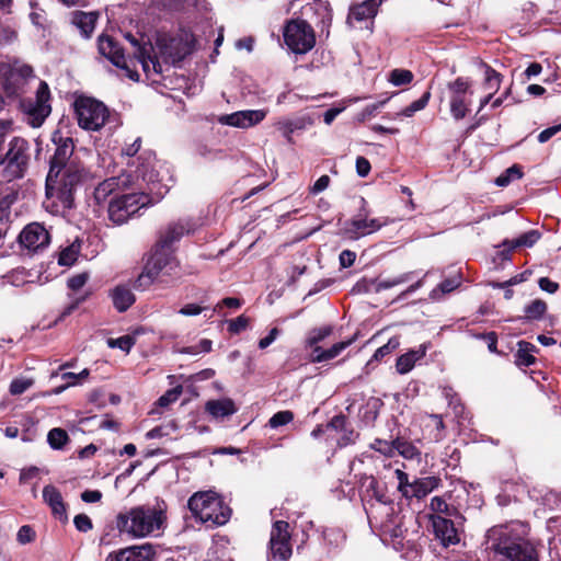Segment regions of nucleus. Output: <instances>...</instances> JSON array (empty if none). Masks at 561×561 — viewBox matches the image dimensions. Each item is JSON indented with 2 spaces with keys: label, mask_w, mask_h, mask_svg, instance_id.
<instances>
[{
  "label": "nucleus",
  "mask_w": 561,
  "mask_h": 561,
  "mask_svg": "<svg viewBox=\"0 0 561 561\" xmlns=\"http://www.w3.org/2000/svg\"><path fill=\"white\" fill-rule=\"evenodd\" d=\"M99 53L122 71V76L138 82L141 66L147 79L156 81L171 66L181 62L195 47L196 37H125L133 46V55H127L117 37H98Z\"/></svg>",
  "instance_id": "obj_1"
},
{
  "label": "nucleus",
  "mask_w": 561,
  "mask_h": 561,
  "mask_svg": "<svg viewBox=\"0 0 561 561\" xmlns=\"http://www.w3.org/2000/svg\"><path fill=\"white\" fill-rule=\"evenodd\" d=\"M53 152L45 180V209L53 215H66L76 207V193L88 178L83 163L76 157L75 142L58 129L51 135Z\"/></svg>",
  "instance_id": "obj_2"
},
{
  "label": "nucleus",
  "mask_w": 561,
  "mask_h": 561,
  "mask_svg": "<svg viewBox=\"0 0 561 561\" xmlns=\"http://www.w3.org/2000/svg\"><path fill=\"white\" fill-rule=\"evenodd\" d=\"M151 506L149 504L138 505L130 510L118 513L115 526L119 534L128 538L138 539L151 536L161 530L167 522L165 504Z\"/></svg>",
  "instance_id": "obj_3"
},
{
  "label": "nucleus",
  "mask_w": 561,
  "mask_h": 561,
  "mask_svg": "<svg viewBox=\"0 0 561 561\" xmlns=\"http://www.w3.org/2000/svg\"><path fill=\"white\" fill-rule=\"evenodd\" d=\"M332 23V9L329 2L314 0L304 4L299 12L287 20L282 35H329Z\"/></svg>",
  "instance_id": "obj_4"
},
{
  "label": "nucleus",
  "mask_w": 561,
  "mask_h": 561,
  "mask_svg": "<svg viewBox=\"0 0 561 561\" xmlns=\"http://www.w3.org/2000/svg\"><path fill=\"white\" fill-rule=\"evenodd\" d=\"M187 506L194 518L208 528L226 525L232 514L222 496L211 490L194 493L188 499Z\"/></svg>",
  "instance_id": "obj_5"
},
{
  "label": "nucleus",
  "mask_w": 561,
  "mask_h": 561,
  "mask_svg": "<svg viewBox=\"0 0 561 561\" xmlns=\"http://www.w3.org/2000/svg\"><path fill=\"white\" fill-rule=\"evenodd\" d=\"M490 549L501 561H538L536 548L506 527L493 530Z\"/></svg>",
  "instance_id": "obj_6"
},
{
  "label": "nucleus",
  "mask_w": 561,
  "mask_h": 561,
  "mask_svg": "<svg viewBox=\"0 0 561 561\" xmlns=\"http://www.w3.org/2000/svg\"><path fill=\"white\" fill-rule=\"evenodd\" d=\"M31 158L30 141L21 136L12 137L5 153L0 154V176L5 182L23 179L28 171Z\"/></svg>",
  "instance_id": "obj_7"
},
{
  "label": "nucleus",
  "mask_w": 561,
  "mask_h": 561,
  "mask_svg": "<svg viewBox=\"0 0 561 561\" xmlns=\"http://www.w3.org/2000/svg\"><path fill=\"white\" fill-rule=\"evenodd\" d=\"M180 263L174 250H167L153 244L148 252L144 268L135 280V288L145 290L149 288L161 274L171 275L179 267Z\"/></svg>",
  "instance_id": "obj_8"
},
{
  "label": "nucleus",
  "mask_w": 561,
  "mask_h": 561,
  "mask_svg": "<svg viewBox=\"0 0 561 561\" xmlns=\"http://www.w3.org/2000/svg\"><path fill=\"white\" fill-rule=\"evenodd\" d=\"M141 178L144 181L153 182L154 174L149 158L146 162L139 163L135 175L123 172L118 176H112L101 182L93 192V199L96 205L108 204L112 197L118 196L122 192L133 185L134 179Z\"/></svg>",
  "instance_id": "obj_9"
},
{
  "label": "nucleus",
  "mask_w": 561,
  "mask_h": 561,
  "mask_svg": "<svg viewBox=\"0 0 561 561\" xmlns=\"http://www.w3.org/2000/svg\"><path fill=\"white\" fill-rule=\"evenodd\" d=\"M72 106L78 125L84 130L99 131L108 121V107L92 96L80 95Z\"/></svg>",
  "instance_id": "obj_10"
},
{
  "label": "nucleus",
  "mask_w": 561,
  "mask_h": 561,
  "mask_svg": "<svg viewBox=\"0 0 561 561\" xmlns=\"http://www.w3.org/2000/svg\"><path fill=\"white\" fill-rule=\"evenodd\" d=\"M149 201V195L145 193L122 192L108 202V219L115 225H123L142 207L147 206Z\"/></svg>",
  "instance_id": "obj_11"
},
{
  "label": "nucleus",
  "mask_w": 561,
  "mask_h": 561,
  "mask_svg": "<svg viewBox=\"0 0 561 561\" xmlns=\"http://www.w3.org/2000/svg\"><path fill=\"white\" fill-rule=\"evenodd\" d=\"M34 76L31 66L19 61L0 64V78L3 92L8 98H20L25 92L28 79Z\"/></svg>",
  "instance_id": "obj_12"
},
{
  "label": "nucleus",
  "mask_w": 561,
  "mask_h": 561,
  "mask_svg": "<svg viewBox=\"0 0 561 561\" xmlns=\"http://www.w3.org/2000/svg\"><path fill=\"white\" fill-rule=\"evenodd\" d=\"M50 90L45 81H41L35 99H22L20 108L32 127H39L51 112Z\"/></svg>",
  "instance_id": "obj_13"
},
{
  "label": "nucleus",
  "mask_w": 561,
  "mask_h": 561,
  "mask_svg": "<svg viewBox=\"0 0 561 561\" xmlns=\"http://www.w3.org/2000/svg\"><path fill=\"white\" fill-rule=\"evenodd\" d=\"M450 93V113L456 119H462L468 114L469 103L466 100V95L472 94L471 81L468 78L458 77L454 81L447 84Z\"/></svg>",
  "instance_id": "obj_14"
},
{
  "label": "nucleus",
  "mask_w": 561,
  "mask_h": 561,
  "mask_svg": "<svg viewBox=\"0 0 561 561\" xmlns=\"http://www.w3.org/2000/svg\"><path fill=\"white\" fill-rule=\"evenodd\" d=\"M359 496L363 502H370L375 500L381 504H388L391 502L387 494L386 483L379 481L373 474L362 473L356 476Z\"/></svg>",
  "instance_id": "obj_15"
},
{
  "label": "nucleus",
  "mask_w": 561,
  "mask_h": 561,
  "mask_svg": "<svg viewBox=\"0 0 561 561\" xmlns=\"http://www.w3.org/2000/svg\"><path fill=\"white\" fill-rule=\"evenodd\" d=\"M194 231L193 224L190 220H178L169 222L158 232V239L154 244L167 250H176L175 244L185 236Z\"/></svg>",
  "instance_id": "obj_16"
},
{
  "label": "nucleus",
  "mask_w": 561,
  "mask_h": 561,
  "mask_svg": "<svg viewBox=\"0 0 561 561\" xmlns=\"http://www.w3.org/2000/svg\"><path fill=\"white\" fill-rule=\"evenodd\" d=\"M380 0H366L359 4L352 5L347 15V23L358 30L371 31L374 18L377 14Z\"/></svg>",
  "instance_id": "obj_17"
},
{
  "label": "nucleus",
  "mask_w": 561,
  "mask_h": 561,
  "mask_svg": "<svg viewBox=\"0 0 561 561\" xmlns=\"http://www.w3.org/2000/svg\"><path fill=\"white\" fill-rule=\"evenodd\" d=\"M21 247L31 252H38L50 243V234L44 225L39 222L28 224L19 234Z\"/></svg>",
  "instance_id": "obj_18"
},
{
  "label": "nucleus",
  "mask_w": 561,
  "mask_h": 561,
  "mask_svg": "<svg viewBox=\"0 0 561 561\" xmlns=\"http://www.w3.org/2000/svg\"><path fill=\"white\" fill-rule=\"evenodd\" d=\"M156 557L154 546L142 543L110 552L105 561H152Z\"/></svg>",
  "instance_id": "obj_19"
},
{
  "label": "nucleus",
  "mask_w": 561,
  "mask_h": 561,
  "mask_svg": "<svg viewBox=\"0 0 561 561\" xmlns=\"http://www.w3.org/2000/svg\"><path fill=\"white\" fill-rule=\"evenodd\" d=\"M435 537L444 547L456 545L460 541L458 530L455 527L453 517L440 515H428Z\"/></svg>",
  "instance_id": "obj_20"
},
{
  "label": "nucleus",
  "mask_w": 561,
  "mask_h": 561,
  "mask_svg": "<svg viewBox=\"0 0 561 561\" xmlns=\"http://www.w3.org/2000/svg\"><path fill=\"white\" fill-rule=\"evenodd\" d=\"M387 225V220L355 217L345 222L344 236L351 240H357L360 237L378 231Z\"/></svg>",
  "instance_id": "obj_21"
},
{
  "label": "nucleus",
  "mask_w": 561,
  "mask_h": 561,
  "mask_svg": "<svg viewBox=\"0 0 561 561\" xmlns=\"http://www.w3.org/2000/svg\"><path fill=\"white\" fill-rule=\"evenodd\" d=\"M266 117L264 110H245L225 115L220 121L229 126L249 128L257 125Z\"/></svg>",
  "instance_id": "obj_22"
},
{
  "label": "nucleus",
  "mask_w": 561,
  "mask_h": 561,
  "mask_svg": "<svg viewBox=\"0 0 561 561\" xmlns=\"http://www.w3.org/2000/svg\"><path fill=\"white\" fill-rule=\"evenodd\" d=\"M43 500L50 507L51 514L61 523L68 522L67 504L64 502L60 491L51 484L43 489Z\"/></svg>",
  "instance_id": "obj_23"
},
{
  "label": "nucleus",
  "mask_w": 561,
  "mask_h": 561,
  "mask_svg": "<svg viewBox=\"0 0 561 561\" xmlns=\"http://www.w3.org/2000/svg\"><path fill=\"white\" fill-rule=\"evenodd\" d=\"M357 340V333L352 337L334 343L331 347L323 350L322 347H316L311 351V363H323L337 357L344 350L351 346Z\"/></svg>",
  "instance_id": "obj_24"
},
{
  "label": "nucleus",
  "mask_w": 561,
  "mask_h": 561,
  "mask_svg": "<svg viewBox=\"0 0 561 561\" xmlns=\"http://www.w3.org/2000/svg\"><path fill=\"white\" fill-rule=\"evenodd\" d=\"M428 345L423 343L417 348L409 350L407 353L400 355L396 360V370L400 375L410 373L415 364L425 357Z\"/></svg>",
  "instance_id": "obj_25"
},
{
  "label": "nucleus",
  "mask_w": 561,
  "mask_h": 561,
  "mask_svg": "<svg viewBox=\"0 0 561 561\" xmlns=\"http://www.w3.org/2000/svg\"><path fill=\"white\" fill-rule=\"evenodd\" d=\"M114 308L118 312L127 311L136 301V297L128 285L119 284L110 290Z\"/></svg>",
  "instance_id": "obj_26"
},
{
  "label": "nucleus",
  "mask_w": 561,
  "mask_h": 561,
  "mask_svg": "<svg viewBox=\"0 0 561 561\" xmlns=\"http://www.w3.org/2000/svg\"><path fill=\"white\" fill-rule=\"evenodd\" d=\"M516 345L517 350L514 354V364L519 368L535 365L537 362L535 354L539 353V348L525 340L518 341Z\"/></svg>",
  "instance_id": "obj_27"
},
{
  "label": "nucleus",
  "mask_w": 561,
  "mask_h": 561,
  "mask_svg": "<svg viewBox=\"0 0 561 561\" xmlns=\"http://www.w3.org/2000/svg\"><path fill=\"white\" fill-rule=\"evenodd\" d=\"M442 484V479L436 476H430L424 478L415 479L412 482V490L409 493V499L413 497L421 500L427 496L431 492L438 489Z\"/></svg>",
  "instance_id": "obj_28"
},
{
  "label": "nucleus",
  "mask_w": 561,
  "mask_h": 561,
  "mask_svg": "<svg viewBox=\"0 0 561 561\" xmlns=\"http://www.w3.org/2000/svg\"><path fill=\"white\" fill-rule=\"evenodd\" d=\"M280 47L288 53L305 55L316 46V37H277Z\"/></svg>",
  "instance_id": "obj_29"
},
{
  "label": "nucleus",
  "mask_w": 561,
  "mask_h": 561,
  "mask_svg": "<svg viewBox=\"0 0 561 561\" xmlns=\"http://www.w3.org/2000/svg\"><path fill=\"white\" fill-rule=\"evenodd\" d=\"M205 411L215 419H224L237 412L233 400L229 398L209 400L205 404Z\"/></svg>",
  "instance_id": "obj_30"
},
{
  "label": "nucleus",
  "mask_w": 561,
  "mask_h": 561,
  "mask_svg": "<svg viewBox=\"0 0 561 561\" xmlns=\"http://www.w3.org/2000/svg\"><path fill=\"white\" fill-rule=\"evenodd\" d=\"M99 18L98 11H75L71 14V23L81 31L82 35H90L94 31Z\"/></svg>",
  "instance_id": "obj_31"
},
{
  "label": "nucleus",
  "mask_w": 561,
  "mask_h": 561,
  "mask_svg": "<svg viewBox=\"0 0 561 561\" xmlns=\"http://www.w3.org/2000/svg\"><path fill=\"white\" fill-rule=\"evenodd\" d=\"M158 5L169 12H191L197 9L202 0H158Z\"/></svg>",
  "instance_id": "obj_32"
},
{
  "label": "nucleus",
  "mask_w": 561,
  "mask_h": 561,
  "mask_svg": "<svg viewBox=\"0 0 561 561\" xmlns=\"http://www.w3.org/2000/svg\"><path fill=\"white\" fill-rule=\"evenodd\" d=\"M548 305L545 300L537 298L524 307L523 319L528 322L540 321L547 313Z\"/></svg>",
  "instance_id": "obj_33"
},
{
  "label": "nucleus",
  "mask_w": 561,
  "mask_h": 561,
  "mask_svg": "<svg viewBox=\"0 0 561 561\" xmlns=\"http://www.w3.org/2000/svg\"><path fill=\"white\" fill-rule=\"evenodd\" d=\"M430 515H440L443 517H457L459 511L454 506L449 505L443 496H434L430 503Z\"/></svg>",
  "instance_id": "obj_34"
},
{
  "label": "nucleus",
  "mask_w": 561,
  "mask_h": 561,
  "mask_svg": "<svg viewBox=\"0 0 561 561\" xmlns=\"http://www.w3.org/2000/svg\"><path fill=\"white\" fill-rule=\"evenodd\" d=\"M461 275L455 274L451 277H448L442 280L432 291L431 298L436 299L442 295L449 294L461 285Z\"/></svg>",
  "instance_id": "obj_35"
},
{
  "label": "nucleus",
  "mask_w": 561,
  "mask_h": 561,
  "mask_svg": "<svg viewBox=\"0 0 561 561\" xmlns=\"http://www.w3.org/2000/svg\"><path fill=\"white\" fill-rule=\"evenodd\" d=\"M81 243L79 240L73 241L70 245L62 249L59 253L58 264L61 266L73 265L79 256Z\"/></svg>",
  "instance_id": "obj_36"
},
{
  "label": "nucleus",
  "mask_w": 561,
  "mask_h": 561,
  "mask_svg": "<svg viewBox=\"0 0 561 561\" xmlns=\"http://www.w3.org/2000/svg\"><path fill=\"white\" fill-rule=\"evenodd\" d=\"M332 332L333 328L331 325H324L310 330L306 337V347L311 348V351L316 347H320L318 344L330 336Z\"/></svg>",
  "instance_id": "obj_37"
},
{
  "label": "nucleus",
  "mask_w": 561,
  "mask_h": 561,
  "mask_svg": "<svg viewBox=\"0 0 561 561\" xmlns=\"http://www.w3.org/2000/svg\"><path fill=\"white\" fill-rule=\"evenodd\" d=\"M276 128L289 141H293L291 135L299 129L305 128V123L301 118L298 119H280L276 123Z\"/></svg>",
  "instance_id": "obj_38"
},
{
  "label": "nucleus",
  "mask_w": 561,
  "mask_h": 561,
  "mask_svg": "<svg viewBox=\"0 0 561 561\" xmlns=\"http://www.w3.org/2000/svg\"><path fill=\"white\" fill-rule=\"evenodd\" d=\"M394 445L396 453H399L407 459H414L421 456V451L417 449V447L412 442H409L403 437L394 438Z\"/></svg>",
  "instance_id": "obj_39"
},
{
  "label": "nucleus",
  "mask_w": 561,
  "mask_h": 561,
  "mask_svg": "<svg viewBox=\"0 0 561 561\" xmlns=\"http://www.w3.org/2000/svg\"><path fill=\"white\" fill-rule=\"evenodd\" d=\"M270 553L274 560L287 561L291 553L290 540L268 542Z\"/></svg>",
  "instance_id": "obj_40"
},
{
  "label": "nucleus",
  "mask_w": 561,
  "mask_h": 561,
  "mask_svg": "<svg viewBox=\"0 0 561 561\" xmlns=\"http://www.w3.org/2000/svg\"><path fill=\"white\" fill-rule=\"evenodd\" d=\"M400 346V339L399 336H392L388 340V342L378 347L374 355L371 356L370 360L368 362V365L373 362H381L386 356L390 355L392 352H394Z\"/></svg>",
  "instance_id": "obj_41"
},
{
  "label": "nucleus",
  "mask_w": 561,
  "mask_h": 561,
  "mask_svg": "<svg viewBox=\"0 0 561 561\" xmlns=\"http://www.w3.org/2000/svg\"><path fill=\"white\" fill-rule=\"evenodd\" d=\"M289 524L286 520H276L271 529L270 542L290 540Z\"/></svg>",
  "instance_id": "obj_42"
},
{
  "label": "nucleus",
  "mask_w": 561,
  "mask_h": 561,
  "mask_svg": "<svg viewBox=\"0 0 561 561\" xmlns=\"http://www.w3.org/2000/svg\"><path fill=\"white\" fill-rule=\"evenodd\" d=\"M540 238H541V233L539 230L533 229V230L526 231V232L522 233L519 237H517L516 239L511 240L513 243L512 248H515V249L520 248V247L531 248L535 243L538 242V240Z\"/></svg>",
  "instance_id": "obj_43"
},
{
  "label": "nucleus",
  "mask_w": 561,
  "mask_h": 561,
  "mask_svg": "<svg viewBox=\"0 0 561 561\" xmlns=\"http://www.w3.org/2000/svg\"><path fill=\"white\" fill-rule=\"evenodd\" d=\"M47 442L53 449H61L69 442V436L65 430L55 427L48 432Z\"/></svg>",
  "instance_id": "obj_44"
},
{
  "label": "nucleus",
  "mask_w": 561,
  "mask_h": 561,
  "mask_svg": "<svg viewBox=\"0 0 561 561\" xmlns=\"http://www.w3.org/2000/svg\"><path fill=\"white\" fill-rule=\"evenodd\" d=\"M413 274V272H408L389 279L376 282L375 290L376 293H379L381 290L389 289L400 284L407 283L412 278Z\"/></svg>",
  "instance_id": "obj_45"
},
{
  "label": "nucleus",
  "mask_w": 561,
  "mask_h": 561,
  "mask_svg": "<svg viewBox=\"0 0 561 561\" xmlns=\"http://www.w3.org/2000/svg\"><path fill=\"white\" fill-rule=\"evenodd\" d=\"M91 295L92 290L88 289L83 294L73 297L70 304L62 309L58 320H64L66 317L70 316L73 311H76L79 308L80 305L87 301L91 297Z\"/></svg>",
  "instance_id": "obj_46"
},
{
  "label": "nucleus",
  "mask_w": 561,
  "mask_h": 561,
  "mask_svg": "<svg viewBox=\"0 0 561 561\" xmlns=\"http://www.w3.org/2000/svg\"><path fill=\"white\" fill-rule=\"evenodd\" d=\"M414 76L408 69H393L389 75V82L396 87L405 85L412 82Z\"/></svg>",
  "instance_id": "obj_47"
},
{
  "label": "nucleus",
  "mask_w": 561,
  "mask_h": 561,
  "mask_svg": "<svg viewBox=\"0 0 561 561\" xmlns=\"http://www.w3.org/2000/svg\"><path fill=\"white\" fill-rule=\"evenodd\" d=\"M136 344V339L129 334L119 336L117 339H108L107 346L111 348H119L126 354L130 352L133 346Z\"/></svg>",
  "instance_id": "obj_48"
},
{
  "label": "nucleus",
  "mask_w": 561,
  "mask_h": 561,
  "mask_svg": "<svg viewBox=\"0 0 561 561\" xmlns=\"http://www.w3.org/2000/svg\"><path fill=\"white\" fill-rule=\"evenodd\" d=\"M430 99L431 91L427 90L420 99L413 101L410 105L403 108L400 114L405 117H411L415 112L423 110L428 104Z\"/></svg>",
  "instance_id": "obj_49"
},
{
  "label": "nucleus",
  "mask_w": 561,
  "mask_h": 561,
  "mask_svg": "<svg viewBox=\"0 0 561 561\" xmlns=\"http://www.w3.org/2000/svg\"><path fill=\"white\" fill-rule=\"evenodd\" d=\"M370 448L386 457H393L396 454L394 439L389 442L381 438H376L371 444Z\"/></svg>",
  "instance_id": "obj_50"
},
{
  "label": "nucleus",
  "mask_w": 561,
  "mask_h": 561,
  "mask_svg": "<svg viewBox=\"0 0 561 561\" xmlns=\"http://www.w3.org/2000/svg\"><path fill=\"white\" fill-rule=\"evenodd\" d=\"M380 404L381 403L379 400H374L373 402H368L365 405L364 411L362 413V421L366 425H373L375 423V421L377 420V417L379 415Z\"/></svg>",
  "instance_id": "obj_51"
},
{
  "label": "nucleus",
  "mask_w": 561,
  "mask_h": 561,
  "mask_svg": "<svg viewBox=\"0 0 561 561\" xmlns=\"http://www.w3.org/2000/svg\"><path fill=\"white\" fill-rule=\"evenodd\" d=\"M15 201L16 194L14 193L0 196V219H2V221L9 224L11 206L15 203Z\"/></svg>",
  "instance_id": "obj_52"
},
{
  "label": "nucleus",
  "mask_w": 561,
  "mask_h": 561,
  "mask_svg": "<svg viewBox=\"0 0 561 561\" xmlns=\"http://www.w3.org/2000/svg\"><path fill=\"white\" fill-rule=\"evenodd\" d=\"M294 420V413L289 410L278 411L268 420L271 428H277L289 424Z\"/></svg>",
  "instance_id": "obj_53"
},
{
  "label": "nucleus",
  "mask_w": 561,
  "mask_h": 561,
  "mask_svg": "<svg viewBox=\"0 0 561 561\" xmlns=\"http://www.w3.org/2000/svg\"><path fill=\"white\" fill-rule=\"evenodd\" d=\"M90 375V371L88 368H84L82 371H80L79 374H75V373H64L61 375V379L66 380L67 383L64 385V386H60L58 387L56 390H55V393H60L61 391H64L66 388L70 387V386H76L78 383V380L79 379H84L87 378L88 376Z\"/></svg>",
  "instance_id": "obj_54"
},
{
  "label": "nucleus",
  "mask_w": 561,
  "mask_h": 561,
  "mask_svg": "<svg viewBox=\"0 0 561 561\" xmlns=\"http://www.w3.org/2000/svg\"><path fill=\"white\" fill-rule=\"evenodd\" d=\"M484 68V82L490 89H499L501 83V75L491 66L483 64Z\"/></svg>",
  "instance_id": "obj_55"
},
{
  "label": "nucleus",
  "mask_w": 561,
  "mask_h": 561,
  "mask_svg": "<svg viewBox=\"0 0 561 561\" xmlns=\"http://www.w3.org/2000/svg\"><path fill=\"white\" fill-rule=\"evenodd\" d=\"M249 323L250 319L247 316L241 314L236 319L228 321V331L230 334H239L242 331L247 330Z\"/></svg>",
  "instance_id": "obj_56"
},
{
  "label": "nucleus",
  "mask_w": 561,
  "mask_h": 561,
  "mask_svg": "<svg viewBox=\"0 0 561 561\" xmlns=\"http://www.w3.org/2000/svg\"><path fill=\"white\" fill-rule=\"evenodd\" d=\"M32 23L37 26V31L46 32L50 31V23L47 20L45 11H33L30 14Z\"/></svg>",
  "instance_id": "obj_57"
},
{
  "label": "nucleus",
  "mask_w": 561,
  "mask_h": 561,
  "mask_svg": "<svg viewBox=\"0 0 561 561\" xmlns=\"http://www.w3.org/2000/svg\"><path fill=\"white\" fill-rule=\"evenodd\" d=\"M33 381L27 378H15L11 381L9 391L12 396H19L24 393L31 386Z\"/></svg>",
  "instance_id": "obj_58"
},
{
  "label": "nucleus",
  "mask_w": 561,
  "mask_h": 561,
  "mask_svg": "<svg viewBox=\"0 0 561 561\" xmlns=\"http://www.w3.org/2000/svg\"><path fill=\"white\" fill-rule=\"evenodd\" d=\"M396 474L398 479V490L401 492L402 496L409 499V493L412 490V482H409L408 473L400 469H397Z\"/></svg>",
  "instance_id": "obj_59"
},
{
  "label": "nucleus",
  "mask_w": 561,
  "mask_h": 561,
  "mask_svg": "<svg viewBox=\"0 0 561 561\" xmlns=\"http://www.w3.org/2000/svg\"><path fill=\"white\" fill-rule=\"evenodd\" d=\"M435 424L436 432L434 434V440L440 442L445 438L446 425L442 414L431 413L427 415Z\"/></svg>",
  "instance_id": "obj_60"
},
{
  "label": "nucleus",
  "mask_w": 561,
  "mask_h": 561,
  "mask_svg": "<svg viewBox=\"0 0 561 561\" xmlns=\"http://www.w3.org/2000/svg\"><path fill=\"white\" fill-rule=\"evenodd\" d=\"M88 280L89 273L82 272L69 277L67 280V287L72 291H77L81 289L87 284Z\"/></svg>",
  "instance_id": "obj_61"
},
{
  "label": "nucleus",
  "mask_w": 561,
  "mask_h": 561,
  "mask_svg": "<svg viewBox=\"0 0 561 561\" xmlns=\"http://www.w3.org/2000/svg\"><path fill=\"white\" fill-rule=\"evenodd\" d=\"M36 538V533L30 525H23L18 534H16V540L21 545H26L30 542H33Z\"/></svg>",
  "instance_id": "obj_62"
},
{
  "label": "nucleus",
  "mask_w": 561,
  "mask_h": 561,
  "mask_svg": "<svg viewBox=\"0 0 561 561\" xmlns=\"http://www.w3.org/2000/svg\"><path fill=\"white\" fill-rule=\"evenodd\" d=\"M75 527L80 533H88L93 528V523L87 514H78L73 518Z\"/></svg>",
  "instance_id": "obj_63"
},
{
  "label": "nucleus",
  "mask_w": 561,
  "mask_h": 561,
  "mask_svg": "<svg viewBox=\"0 0 561 561\" xmlns=\"http://www.w3.org/2000/svg\"><path fill=\"white\" fill-rule=\"evenodd\" d=\"M342 436L337 440V445L340 447H346L348 445H353L356 443L359 434L354 431V428L346 426L345 430L342 431Z\"/></svg>",
  "instance_id": "obj_64"
}]
</instances>
